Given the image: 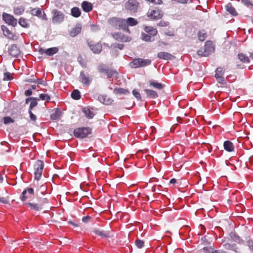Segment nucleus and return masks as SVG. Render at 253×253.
Listing matches in <instances>:
<instances>
[{
  "label": "nucleus",
  "mask_w": 253,
  "mask_h": 253,
  "mask_svg": "<svg viewBox=\"0 0 253 253\" xmlns=\"http://www.w3.org/2000/svg\"><path fill=\"white\" fill-rule=\"evenodd\" d=\"M13 79L12 74L9 72H6L3 75V80L4 81H10Z\"/></svg>",
  "instance_id": "c03bdc74"
},
{
  "label": "nucleus",
  "mask_w": 253,
  "mask_h": 253,
  "mask_svg": "<svg viewBox=\"0 0 253 253\" xmlns=\"http://www.w3.org/2000/svg\"><path fill=\"white\" fill-rule=\"evenodd\" d=\"M38 100H39V99H38ZM37 100V99L33 98L32 101L31 102V103L30 104L29 110H31L34 107L37 105L38 103Z\"/></svg>",
  "instance_id": "de8ad7c7"
},
{
  "label": "nucleus",
  "mask_w": 253,
  "mask_h": 253,
  "mask_svg": "<svg viewBox=\"0 0 253 253\" xmlns=\"http://www.w3.org/2000/svg\"><path fill=\"white\" fill-rule=\"evenodd\" d=\"M91 133V129L88 127H80L75 129L74 134L76 137L84 138Z\"/></svg>",
  "instance_id": "20e7f679"
},
{
  "label": "nucleus",
  "mask_w": 253,
  "mask_h": 253,
  "mask_svg": "<svg viewBox=\"0 0 253 253\" xmlns=\"http://www.w3.org/2000/svg\"><path fill=\"white\" fill-rule=\"evenodd\" d=\"M112 36L116 40L119 42H129L130 40L129 37L119 32L114 33L112 34Z\"/></svg>",
  "instance_id": "9d476101"
},
{
  "label": "nucleus",
  "mask_w": 253,
  "mask_h": 253,
  "mask_svg": "<svg viewBox=\"0 0 253 253\" xmlns=\"http://www.w3.org/2000/svg\"><path fill=\"white\" fill-rule=\"evenodd\" d=\"M1 29L3 31L4 35L8 39L15 41L18 39V37L11 32V31L5 26H2Z\"/></svg>",
  "instance_id": "ddd939ff"
},
{
  "label": "nucleus",
  "mask_w": 253,
  "mask_h": 253,
  "mask_svg": "<svg viewBox=\"0 0 253 253\" xmlns=\"http://www.w3.org/2000/svg\"><path fill=\"white\" fill-rule=\"evenodd\" d=\"M126 30L128 32H129V29L127 28V26L128 25L133 26L137 25L138 23V22L136 19L131 17L128 18L127 19H126Z\"/></svg>",
  "instance_id": "412c9836"
},
{
  "label": "nucleus",
  "mask_w": 253,
  "mask_h": 253,
  "mask_svg": "<svg viewBox=\"0 0 253 253\" xmlns=\"http://www.w3.org/2000/svg\"><path fill=\"white\" fill-rule=\"evenodd\" d=\"M135 244L136 246L137 247V248H138L139 249H141L144 246V242L137 238L135 242Z\"/></svg>",
  "instance_id": "37998d69"
},
{
  "label": "nucleus",
  "mask_w": 253,
  "mask_h": 253,
  "mask_svg": "<svg viewBox=\"0 0 253 253\" xmlns=\"http://www.w3.org/2000/svg\"><path fill=\"white\" fill-rule=\"evenodd\" d=\"M211 43L210 41H207L206 42L205 45L203 47L205 49L206 53L208 56L213 51V48L211 46Z\"/></svg>",
  "instance_id": "6ab92c4d"
},
{
  "label": "nucleus",
  "mask_w": 253,
  "mask_h": 253,
  "mask_svg": "<svg viewBox=\"0 0 253 253\" xmlns=\"http://www.w3.org/2000/svg\"><path fill=\"white\" fill-rule=\"evenodd\" d=\"M107 69L103 64L99 65L98 67V70L100 73H105L106 74Z\"/></svg>",
  "instance_id": "3c124183"
},
{
  "label": "nucleus",
  "mask_w": 253,
  "mask_h": 253,
  "mask_svg": "<svg viewBox=\"0 0 253 253\" xmlns=\"http://www.w3.org/2000/svg\"><path fill=\"white\" fill-rule=\"evenodd\" d=\"M230 236L233 241H234L236 242H237V243L241 242V240L240 238L235 233L231 232L230 234Z\"/></svg>",
  "instance_id": "e433bc0d"
},
{
  "label": "nucleus",
  "mask_w": 253,
  "mask_h": 253,
  "mask_svg": "<svg viewBox=\"0 0 253 253\" xmlns=\"http://www.w3.org/2000/svg\"><path fill=\"white\" fill-rule=\"evenodd\" d=\"M30 13L32 15L38 16L43 20L47 19L45 13L42 12L40 8L32 9Z\"/></svg>",
  "instance_id": "9b49d317"
},
{
  "label": "nucleus",
  "mask_w": 253,
  "mask_h": 253,
  "mask_svg": "<svg viewBox=\"0 0 253 253\" xmlns=\"http://www.w3.org/2000/svg\"><path fill=\"white\" fill-rule=\"evenodd\" d=\"M29 113L30 115V119L33 121H35L37 120V117L34 115L31 110H29Z\"/></svg>",
  "instance_id": "13d9d810"
},
{
  "label": "nucleus",
  "mask_w": 253,
  "mask_h": 253,
  "mask_svg": "<svg viewBox=\"0 0 253 253\" xmlns=\"http://www.w3.org/2000/svg\"><path fill=\"white\" fill-rule=\"evenodd\" d=\"M198 37L200 41L203 42L207 38V33L204 30L200 31L198 33Z\"/></svg>",
  "instance_id": "72a5a7b5"
},
{
  "label": "nucleus",
  "mask_w": 253,
  "mask_h": 253,
  "mask_svg": "<svg viewBox=\"0 0 253 253\" xmlns=\"http://www.w3.org/2000/svg\"><path fill=\"white\" fill-rule=\"evenodd\" d=\"M107 78H111L113 76H117L118 73L116 70L108 69L106 73Z\"/></svg>",
  "instance_id": "f704fd0d"
},
{
  "label": "nucleus",
  "mask_w": 253,
  "mask_h": 253,
  "mask_svg": "<svg viewBox=\"0 0 253 253\" xmlns=\"http://www.w3.org/2000/svg\"><path fill=\"white\" fill-rule=\"evenodd\" d=\"M26 204L27 205L31 210L36 211H39L42 210L40 206V204H38L37 203H27Z\"/></svg>",
  "instance_id": "c85d7f7f"
},
{
  "label": "nucleus",
  "mask_w": 253,
  "mask_h": 253,
  "mask_svg": "<svg viewBox=\"0 0 253 253\" xmlns=\"http://www.w3.org/2000/svg\"><path fill=\"white\" fill-rule=\"evenodd\" d=\"M197 54L200 57H207L208 55L206 53L205 49L203 47L201 48L198 51Z\"/></svg>",
  "instance_id": "a18cd8bd"
},
{
  "label": "nucleus",
  "mask_w": 253,
  "mask_h": 253,
  "mask_svg": "<svg viewBox=\"0 0 253 253\" xmlns=\"http://www.w3.org/2000/svg\"><path fill=\"white\" fill-rule=\"evenodd\" d=\"M91 80L92 79L89 78L88 75H86L84 72H81L80 81L83 84L86 85H88L90 84Z\"/></svg>",
  "instance_id": "dca6fc26"
},
{
  "label": "nucleus",
  "mask_w": 253,
  "mask_h": 253,
  "mask_svg": "<svg viewBox=\"0 0 253 253\" xmlns=\"http://www.w3.org/2000/svg\"><path fill=\"white\" fill-rule=\"evenodd\" d=\"M149 83L150 85L152 86L153 87L158 89H162L164 88V85L161 83L157 82L154 80H150L149 81Z\"/></svg>",
  "instance_id": "a878e982"
},
{
  "label": "nucleus",
  "mask_w": 253,
  "mask_h": 253,
  "mask_svg": "<svg viewBox=\"0 0 253 253\" xmlns=\"http://www.w3.org/2000/svg\"><path fill=\"white\" fill-rule=\"evenodd\" d=\"M58 51V48L56 47H51L47 49L40 48L39 50L41 54L45 53L47 55L52 56L56 53Z\"/></svg>",
  "instance_id": "4468645a"
},
{
  "label": "nucleus",
  "mask_w": 253,
  "mask_h": 253,
  "mask_svg": "<svg viewBox=\"0 0 253 253\" xmlns=\"http://www.w3.org/2000/svg\"><path fill=\"white\" fill-rule=\"evenodd\" d=\"M224 248L228 250H232L234 251L236 253H238L237 248L236 247L235 244H230L228 243H226L223 245Z\"/></svg>",
  "instance_id": "2f4dec72"
},
{
  "label": "nucleus",
  "mask_w": 253,
  "mask_h": 253,
  "mask_svg": "<svg viewBox=\"0 0 253 253\" xmlns=\"http://www.w3.org/2000/svg\"><path fill=\"white\" fill-rule=\"evenodd\" d=\"M109 24L116 29H126V22L125 19L117 17H113L108 20Z\"/></svg>",
  "instance_id": "f03ea898"
},
{
  "label": "nucleus",
  "mask_w": 253,
  "mask_h": 253,
  "mask_svg": "<svg viewBox=\"0 0 253 253\" xmlns=\"http://www.w3.org/2000/svg\"><path fill=\"white\" fill-rule=\"evenodd\" d=\"M40 98L42 100L49 101L50 96L47 94H41L40 95Z\"/></svg>",
  "instance_id": "603ef678"
},
{
  "label": "nucleus",
  "mask_w": 253,
  "mask_h": 253,
  "mask_svg": "<svg viewBox=\"0 0 253 253\" xmlns=\"http://www.w3.org/2000/svg\"><path fill=\"white\" fill-rule=\"evenodd\" d=\"M0 202L4 204L7 203V200L3 197H0Z\"/></svg>",
  "instance_id": "338daca9"
},
{
  "label": "nucleus",
  "mask_w": 253,
  "mask_h": 253,
  "mask_svg": "<svg viewBox=\"0 0 253 253\" xmlns=\"http://www.w3.org/2000/svg\"><path fill=\"white\" fill-rule=\"evenodd\" d=\"M176 180L175 178H172L170 180L169 183L174 184L176 183Z\"/></svg>",
  "instance_id": "774afa93"
},
{
  "label": "nucleus",
  "mask_w": 253,
  "mask_h": 253,
  "mask_svg": "<svg viewBox=\"0 0 253 253\" xmlns=\"http://www.w3.org/2000/svg\"><path fill=\"white\" fill-rule=\"evenodd\" d=\"M24 11V7L22 6H20L16 7L14 9V13L16 15H21Z\"/></svg>",
  "instance_id": "58836bf2"
},
{
  "label": "nucleus",
  "mask_w": 253,
  "mask_h": 253,
  "mask_svg": "<svg viewBox=\"0 0 253 253\" xmlns=\"http://www.w3.org/2000/svg\"><path fill=\"white\" fill-rule=\"evenodd\" d=\"M144 30L150 36H155L158 33V31L156 29L150 26H145Z\"/></svg>",
  "instance_id": "aec40b11"
},
{
  "label": "nucleus",
  "mask_w": 253,
  "mask_h": 253,
  "mask_svg": "<svg viewBox=\"0 0 253 253\" xmlns=\"http://www.w3.org/2000/svg\"><path fill=\"white\" fill-rule=\"evenodd\" d=\"M3 123L4 124H10V123H13L14 121L13 119H12L11 117H5L3 118Z\"/></svg>",
  "instance_id": "49530a36"
},
{
  "label": "nucleus",
  "mask_w": 253,
  "mask_h": 253,
  "mask_svg": "<svg viewBox=\"0 0 253 253\" xmlns=\"http://www.w3.org/2000/svg\"><path fill=\"white\" fill-rule=\"evenodd\" d=\"M81 12L80 9L77 7H74L71 9V14L75 17H78L81 15Z\"/></svg>",
  "instance_id": "473e14b6"
},
{
  "label": "nucleus",
  "mask_w": 253,
  "mask_h": 253,
  "mask_svg": "<svg viewBox=\"0 0 253 253\" xmlns=\"http://www.w3.org/2000/svg\"><path fill=\"white\" fill-rule=\"evenodd\" d=\"M169 22L162 20L160 21L158 24L157 26L160 27H167L169 26Z\"/></svg>",
  "instance_id": "6e6d98bb"
},
{
  "label": "nucleus",
  "mask_w": 253,
  "mask_h": 253,
  "mask_svg": "<svg viewBox=\"0 0 253 253\" xmlns=\"http://www.w3.org/2000/svg\"><path fill=\"white\" fill-rule=\"evenodd\" d=\"M224 148L228 152L233 151L234 146L233 144L230 141H226L224 142Z\"/></svg>",
  "instance_id": "393cba45"
},
{
  "label": "nucleus",
  "mask_w": 253,
  "mask_h": 253,
  "mask_svg": "<svg viewBox=\"0 0 253 253\" xmlns=\"http://www.w3.org/2000/svg\"><path fill=\"white\" fill-rule=\"evenodd\" d=\"M141 39L145 42H151L153 41L151 40V37L150 35L145 33L142 34Z\"/></svg>",
  "instance_id": "a19ab883"
},
{
  "label": "nucleus",
  "mask_w": 253,
  "mask_h": 253,
  "mask_svg": "<svg viewBox=\"0 0 253 253\" xmlns=\"http://www.w3.org/2000/svg\"><path fill=\"white\" fill-rule=\"evenodd\" d=\"M71 96L73 99L78 100L81 98L80 92L77 89H75L72 92Z\"/></svg>",
  "instance_id": "4c0bfd02"
},
{
  "label": "nucleus",
  "mask_w": 253,
  "mask_h": 253,
  "mask_svg": "<svg viewBox=\"0 0 253 253\" xmlns=\"http://www.w3.org/2000/svg\"><path fill=\"white\" fill-rule=\"evenodd\" d=\"M157 56L159 58L164 60H170L172 57L170 53L166 52H160L158 53Z\"/></svg>",
  "instance_id": "4be33fe9"
},
{
  "label": "nucleus",
  "mask_w": 253,
  "mask_h": 253,
  "mask_svg": "<svg viewBox=\"0 0 253 253\" xmlns=\"http://www.w3.org/2000/svg\"><path fill=\"white\" fill-rule=\"evenodd\" d=\"M61 112L59 110L56 109L50 115V119L53 121L57 120L59 119L60 117Z\"/></svg>",
  "instance_id": "7c9ffc66"
},
{
  "label": "nucleus",
  "mask_w": 253,
  "mask_h": 253,
  "mask_svg": "<svg viewBox=\"0 0 253 253\" xmlns=\"http://www.w3.org/2000/svg\"><path fill=\"white\" fill-rule=\"evenodd\" d=\"M32 93V90L31 89H28L25 91V94L26 96H30Z\"/></svg>",
  "instance_id": "69168bd1"
},
{
  "label": "nucleus",
  "mask_w": 253,
  "mask_h": 253,
  "mask_svg": "<svg viewBox=\"0 0 253 253\" xmlns=\"http://www.w3.org/2000/svg\"><path fill=\"white\" fill-rule=\"evenodd\" d=\"M3 19L6 23L12 26H15L17 25V20L12 15L4 13L3 14Z\"/></svg>",
  "instance_id": "1a4fd4ad"
},
{
  "label": "nucleus",
  "mask_w": 253,
  "mask_h": 253,
  "mask_svg": "<svg viewBox=\"0 0 253 253\" xmlns=\"http://www.w3.org/2000/svg\"><path fill=\"white\" fill-rule=\"evenodd\" d=\"M241 2L247 6H253V4L249 0H241Z\"/></svg>",
  "instance_id": "bf43d9fd"
},
{
  "label": "nucleus",
  "mask_w": 253,
  "mask_h": 253,
  "mask_svg": "<svg viewBox=\"0 0 253 253\" xmlns=\"http://www.w3.org/2000/svg\"><path fill=\"white\" fill-rule=\"evenodd\" d=\"M91 219V217L89 216H84L83 219H82V220L84 222H85V223H86V222H88V221H90Z\"/></svg>",
  "instance_id": "680f3d73"
},
{
  "label": "nucleus",
  "mask_w": 253,
  "mask_h": 253,
  "mask_svg": "<svg viewBox=\"0 0 253 253\" xmlns=\"http://www.w3.org/2000/svg\"><path fill=\"white\" fill-rule=\"evenodd\" d=\"M9 54L14 57H18L21 53V51L16 44H12L8 48Z\"/></svg>",
  "instance_id": "f8f14e48"
},
{
  "label": "nucleus",
  "mask_w": 253,
  "mask_h": 253,
  "mask_svg": "<svg viewBox=\"0 0 253 253\" xmlns=\"http://www.w3.org/2000/svg\"><path fill=\"white\" fill-rule=\"evenodd\" d=\"M44 167V164L42 161L38 160L34 165V174L35 179L38 180L40 179Z\"/></svg>",
  "instance_id": "7ed1b4c3"
},
{
  "label": "nucleus",
  "mask_w": 253,
  "mask_h": 253,
  "mask_svg": "<svg viewBox=\"0 0 253 253\" xmlns=\"http://www.w3.org/2000/svg\"><path fill=\"white\" fill-rule=\"evenodd\" d=\"M144 91L146 93L147 96L149 98L154 99L158 97V93L154 90L145 89H144Z\"/></svg>",
  "instance_id": "b1692460"
},
{
  "label": "nucleus",
  "mask_w": 253,
  "mask_h": 253,
  "mask_svg": "<svg viewBox=\"0 0 253 253\" xmlns=\"http://www.w3.org/2000/svg\"><path fill=\"white\" fill-rule=\"evenodd\" d=\"M114 47H117V48H118L120 49H123V48L124 47V44L116 43V44L114 45Z\"/></svg>",
  "instance_id": "0e129e2a"
},
{
  "label": "nucleus",
  "mask_w": 253,
  "mask_h": 253,
  "mask_svg": "<svg viewBox=\"0 0 253 253\" xmlns=\"http://www.w3.org/2000/svg\"><path fill=\"white\" fill-rule=\"evenodd\" d=\"M83 112L84 114V115L88 119H92L94 114L90 111V110L87 108H84L83 109Z\"/></svg>",
  "instance_id": "c756f323"
},
{
  "label": "nucleus",
  "mask_w": 253,
  "mask_h": 253,
  "mask_svg": "<svg viewBox=\"0 0 253 253\" xmlns=\"http://www.w3.org/2000/svg\"><path fill=\"white\" fill-rule=\"evenodd\" d=\"M219 252L218 251L214 250L212 247L210 246L202 248L198 251L197 253H218Z\"/></svg>",
  "instance_id": "a211bd4d"
},
{
  "label": "nucleus",
  "mask_w": 253,
  "mask_h": 253,
  "mask_svg": "<svg viewBox=\"0 0 253 253\" xmlns=\"http://www.w3.org/2000/svg\"><path fill=\"white\" fill-rule=\"evenodd\" d=\"M24 191H26V192L29 194H33L34 191L33 188H27V189H25Z\"/></svg>",
  "instance_id": "052dcab7"
},
{
  "label": "nucleus",
  "mask_w": 253,
  "mask_h": 253,
  "mask_svg": "<svg viewBox=\"0 0 253 253\" xmlns=\"http://www.w3.org/2000/svg\"><path fill=\"white\" fill-rule=\"evenodd\" d=\"M82 7L85 12H89L92 9V5L90 2L84 1L82 3Z\"/></svg>",
  "instance_id": "5701e85b"
},
{
  "label": "nucleus",
  "mask_w": 253,
  "mask_h": 253,
  "mask_svg": "<svg viewBox=\"0 0 253 253\" xmlns=\"http://www.w3.org/2000/svg\"><path fill=\"white\" fill-rule=\"evenodd\" d=\"M139 3L136 0H128L125 3V8L131 13H135L137 11Z\"/></svg>",
  "instance_id": "423d86ee"
},
{
  "label": "nucleus",
  "mask_w": 253,
  "mask_h": 253,
  "mask_svg": "<svg viewBox=\"0 0 253 253\" xmlns=\"http://www.w3.org/2000/svg\"><path fill=\"white\" fill-rule=\"evenodd\" d=\"M163 12L158 8L150 9L147 12V16L150 19L155 20L161 19L163 16Z\"/></svg>",
  "instance_id": "39448f33"
},
{
  "label": "nucleus",
  "mask_w": 253,
  "mask_h": 253,
  "mask_svg": "<svg viewBox=\"0 0 253 253\" xmlns=\"http://www.w3.org/2000/svg\"><path fill=\"white\" fill-rule=\"evenodd\" d=\"M27 193L26 192V191H23L22 193V196L20 198L21 200L22 201H24L27 200V199L28 198V196L26 195Z\"/></svg>",
  "instance_id": "4d7b16f0"
},
{
  "label": "nucleus",
  "mask_w": 253,
  "mask_h": 253,
  "mask_svg": "<svg viewBox=\"0 0 253 253\" xmlns=\"http://www.w3.org/2000/svg\"><path fill=\"white\" fill-rule=\"evenodd\" d=\"M247 243L250 248L253 250V241L249 240L248 241Z\"/></svg>",
  "instance_id": "e2e57ef3"
},
{
  "label": "nucleus",
  "mask_w": 253,
  "mask_h": 253,
  "mask_svg": "<svg viewBox=\"0 0 253 253\" xmlns=\"http://www.w3.org/2000/svg\"><path fill=\"white\" fill-rule=\"evenodd\" d=\"M226 10L229 12L230 14L234 16H236L237 15V13L234 8V7L232 5L231 3H228L226 6Z\"/></svg>",
  "instance_id": "cd10ccee"
},
{
  "label": "nucleus",
  "mask_w": 253,
  "mask_h": 253,
  "mask_svg": "<svg viewBox=\"0 0 253 253\" xmlns=\"http://www.w3.org/2000/svg\"><path fill=\"white\" fill-rule=\"evenodd\" d=\"M87 44L90 49L94 53H99L102 50V45L100 43H96L93 41H90L87 42Z\"/></svg>",
  "instance_id": "6e6552de"
},
{
  "label": "nucleus",
  "mask_w": 253,
  "mask_h": 253,
  "mask_svg": "<svg viewBox=\"0 0 253 253\" xmlns=\"http://www.w3.org/2000/svg\"><path fill=\"white\" fill-rule=\"evenodd\" d=\"M98 100L102 103L105 105H108L111 102L109 99L107 98L105 95H99L98 97Z\"/></svg>",
  "instance_id": "bb28decb"
},
{
  "label": "nucleus",
  "mask_w": 253,
  "mask_h": 253,
  "mask_svg": "<svg viewBox=\"0 0 253 253\" xmlns=\"http://www.w3.org/2000/svg\"><path fill=\"white\" fill-rule=\"evenodd\" d=\"M28 82H35V83H37L38 84H39L45 85V82L43 80H42V79H37V80H36V79H30V80H29L28 81Z\"/></svg>",
  "instance_id": "09e8293b"
},
{
  "label": "nucleus",
  "mask_w": 253,
  "mask_h": 253,
  "mask_svg": "<svg viewBox=\"0 0 253 253\" xmlns=\"http://www.w3.org/2000/svg\"><path fill=\"white\" fill-rule=\"evenodd\" d=\"M82 25L80 23L76 24V26L72 28L70 32V35L72 37H75L79 34L82 30Z\"/></svg>",
  "instance_id": "2eb2a0df"
},
{
  "label": "nucleus",
  "mask_w": 253,
  "mask_h": 253,
  "mask_svg": "<svg viewBox=\"0 0 253 253\" xmlns=\"http://www.w3.org/2000/svg\"><path fill=\"white\" fill-rule=\"evenodd\" d=\"M238 58L239 60L244 63H249L250 59L248 57L246 56L243 53H239L238 54Z\"/></svg>",
  "instance_id": "c9c22d12"
},
{
  "label": "nucleus",
  "mask_w": 253,
  "mask_h": 253,
  "mask_svg": "<svg viewBox=\"0 0 253 253\" xmlns=\"http://www.w3.org/2000/svg\"><path fill=\"white\" fill-rule=\"evenodd\" d=\"M93 232L96 235L103 238H110L111 237L110 233L109 232L101 231L97 228L93 229Z\"/></svg>",
  "instance_id": "f3484780"
},
{
  "label": "nucleus",
  "mask_w": 253,
  "mask_h": 253,
  "mask_svg": "<svg viewBox=\"0 0 253 253\" xmlns=\"http://www.w3.org/2000/svg\"><path fill=\"white\" fill-rule=\"evenodd\" d=\"M217 81V82L222 84H226V82L225 81L224 78L222 76H218L217 75V77H215Z\"/></svg>",
  "instance_id": "8fccbe9b"
},
{
  "label": "nucleus",
  "mask_w": 253,
  "mask_h": 253,
  "mask_svg": "<svg viewBox=\"0 0 253 253\" xmlns=\"http://www.w3.org/2000/svg\"><path fill=\"white\" fill-rule=\"evenodd\" d=\"M223 73H224V71H223L222 68H221V67L217 68L215 71V77H217V75L218 76H220V75L223 76Z\"/></svg>",
  "instance_id": "864d4df0"
},
{
  "label": "nucleus",
  "mask_w": 253,
  "mask_h": 253,
  "mask_svg": "<svg viewBox=\"0 0 253 253\" xmlns=\"http://www.w3.org/2000/svg\"><path fill=\"white\" fill-rule=\"evenodd\" d=\"M151 60L142 58H135L129 63V66L131 68H138L148 66L151 64Z\"/></svg>",
  "instance_id": "f257e3e1"
},
{
  "label": "nucleus",
  "mask_w": 253,
  "mask_h": 253,
  "mask_svg": "<svg viewBox=\"0 0 253 253\" xmlns=\"http://www.w3.org/2000/svg\"><path fill=\"white\" fill-rule=\"evenodd\" d=\"M48 203V200L47 198H40L38 200V204H40V207L42 209L43 205Z\"/></svg>",
  "instance_id": "79ce46f5"
},
{
  "label": "nucleus",
  "mask_w": 253,
  "mask_h": 253,
  "mask_svg": "<svg viewBox=\"0 0 253 253\" xmlns=\"http://www.w3.org/2000/svg\"><path fill=\"white\" fill-rule=\"evenodd\" d=\"M132 94L138 100H141L140 94L137 90L134 89L132 91Z\"/></svg>",
  "instance_id": "5fc2aeb1"
},
{
  "label": "nucleus",
  "mask_w": 253,
  "mask_h": 253,
  "mask_svg": "<svg viewBox=\"0 0 253 253\" xmlns=\"http://www.w3.org/2000/svg\"><path fill=\"white\" fill-rule=\"evenodd\" d=\"M19 24L23 27L27 28L28 27L29 25L27 23V20L26 19L23 18H20L19 20Z\"/></svg>",
  "instance_id": "ea45409f"
},
{
  "label": "nucleus",
  "mask_w": 253,
  "mask_h": 253,
  "mask_svg": "<svg viewBox=\"0 0 253 253\" xmlns=\"http://www.w3.org/2000/svg\"><path fill=\"white\" fill-rule=\"evenodd\" d=\"M53 14L52 21L54 23H60L64 19V14L57 9H54L52 12Z\"/></svg>",
  "instance_id": "0eeeda50"
}]
</instances>
